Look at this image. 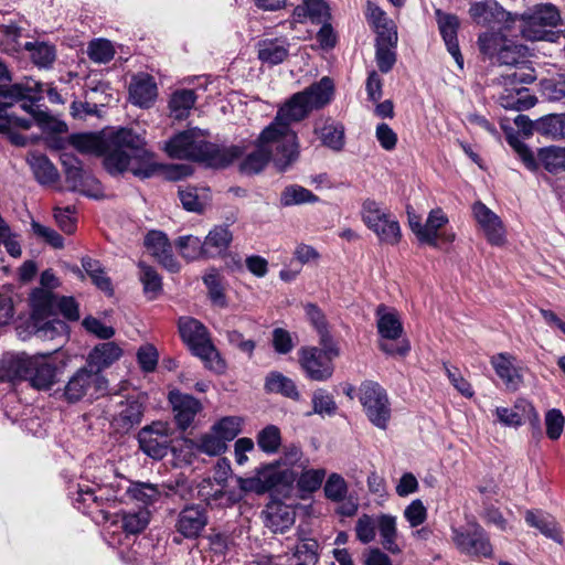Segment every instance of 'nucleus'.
<instances>
[{"label": "nucleus", "mask_w": 565, "mask_h": 565, "mask_svg": "<svg viewBox=\"0 0 565 565\" xmlns=\"http://www.w3.org/2000/svg\"><path fill=\"white\" fill-rule=\"evenodd\" d=\"M170 402L173 406L174 420L178 428L185 430L194 420L195 415L201 411L200 401L189 394L171 392Z\"/></svg>", "instance_id": "25"}, {"label": "nucleus", "mask_w": 565, "mask_h": 565, "mask_svg": "<svg viewBox=\"0 0 565 565\" xmlns=\"http://www.w3.org/2000/svg\"><path fill=\"white\" fill-rule=\"evenodd\" d=\"M376 529L382 539L383 547L392 554L399 553L401 548L396 544V518L391 514H380L376 518Z\"/></svg>", "instance_id": "42"}, {"label": "nucleus", "mask_w": 565, "mask_h": 565, "mask_svg": "<svg viewBox=\"0 0 565 565\" xmlns=\"http://www.w3.org/2000/svg\"><path fill=\"white\" fill-rule=\"evenodd\" d=\"M175 247L183 258L186 260H195L199 258H206V250L204 243L193 235L179 236L175 239Z\"/></svg>", "instance_id": "47"}, {"label": "nucleus", "mask_w": 565, "mask_h": 565, "mask_svg": "<svg viewBox=\"0 0 565 565\" xmlns=\"http://www.w3.org/2000/svg\"><path fill=\"white\" fill-rule=\"evenodd\" d=\"M68 495L74 508L84 514H89L93 505L102 507L104 501V498L98 497L92 488L81 484H77L75 491H70Z\"/></svg>", "instance_id": "45"}, {"label": "nucleus", "mask_w": 565, "mask_h": 565, "mask_svg": "<svg viewBox=\"0 0 565 565\" xmlns=\"http://www.w3.org/2000/svg\"><path fill=\"white\" fill-rule=\"evenodd\" d=\"M30 356L24 354H3L0 361V383L15 384L28 380Z\"/></svg>", "instance_id": "27"}, {"label": "nucleus", "mask_w": 565, "mask_h": 565, "mask_svg": "<svg viewBox=\"0 0 565 565\" xmlns=\"http://www.w3.org/2000/svg\"><path fill=\"white\" fill-rule=\"evenodd\" d=\"M301 94H305L311 110L321 109L331 102L334 94V83L329 76H323L320 81L301 90Z\"/></svg>", "instance_id": "35"}, {"label": "nucleus", "mask_w": 565, "mask_h": 565, "mask_svg": "<svg viewBox=\"0 0 565 565\" xmlns=\"http://www.w3.org/2000/svg\"><path fill=\"white\" fill-rule=\"evenodd\" d=\"M196 94L193 89H177L169 100L170 115L174 119H185L196 102Z\"/></svg>", "instance_id": "40"}, {"label": "nucleus", "mask_w": 565, "mask_h": 565, "mask_svg": "<svg viewBox=\"0 0 565 565\" xmlns=\"http://www.w3.org/2000/svg\"><path fill=\"white\" fill-rule=\"evenodd\" d=\"M145 247L170 273H178L180 264L172 253V246L166 233L157 230L149 231L145 236Z\"/></svg>", "instance_id": "23"}, {"label": "nucleus", "mask_w": 565, "mask_h": 565, "mask_svg": "<svg viewBox=\"0 0 565 565\" xmlns=\"http://www.w3.org/2000/svg\"><path fill=\"white\" fill-rule=\"evenodd\" d=\"M258 58L268 65H278L288 56L289 44L286 40L266 39L257 43Z\"/></svg>", "instance_id": "38"}, {"label": "nucleus", "mask_w": 565, "mask_h": 565, "mask_svg": "<svg viewBox=\"0 0 565 565\" xmlns=\"http://www.w3.org/2000/svg\"><path fill=\"white\" fill-rule=\"evenodd\" d=\"M298 361L305 376L310 381L326 382L334 373L333 360L318 347H302L298 351Z\"/></svg>", "instance_id": "16"}, {"label": "nucleus", "mask_w": 565, "mask_h": 565, "mask_svg": "<svg viewBox=\"0 0 565 565\" xmlns=\"http://www.w3.org/2000/svg\"><path fill=\"white\" fill-rule=\"evenodd\" d=\"M320 558V544L317 539L306 533H298V541L292 551V565H317Z\"/></svg>", "instance_id": "32"}, {"label": "nucleus", "mask_w": 565, "mask_h": 565, "mask_svg": "<svg viewBox=\"0 0 565 565\" xmlns=\"http://www.w3.org/2000/svg\"><path fill=\"white\" fill-rule=\"evenodd\" d=\"M118 408L113 415L110 427L124 436L141 424L147 407L140 397L128 396L119 403Z\"/></svg>", "instance_id": "18"}, {"label": "nucleus", "mask_w": 565, "mask_h": 565, "mask_svg": "<svg viewBox=\"0 0 565 565\" xmlns=\"http://www.w3.org/2000/svg\"><path fill=\"white\" fill-rule=\"evenodd\" d=\"M271 344L276 353L288 354L296 345L295 335L284 328H275L271 333Z\"/></svg>", "instance_id": "63"}, {"label": "nucleus", "mask_w": 565, "mask_h": 565, "mask_svg": "<svg viewBox=\"0 0 565 565\" xmlns=\"http://www.w3.org/2000/svg\"><path fill=\"white\" fill-rule=\"evenodd\" d=\"M448 223L447 215L440 210H431L426 220V233L433 237L431 241H426V244L437 248L438 247V231Z\"/></svg>", "instance_id": "60"}, {"label": "nucleus", "mask_w": 565, "mask_h": 565, "mask_svg": "<svg viewBox=\"0 0 565 565\" xmlns=\"http://www.w3.org/2000/svg\"><path fill=\"white\" fill-rule=\"evenodd\" d=\"M233 241V234L228 230V223L215 225L203 241L206 258H215L224 254Z\"/></svg>", "instance_id": "37"}, {"label": "nucleus", "mask_w": 565, "mask_h": 565, "mask_svg": "<svg viewBox=\"0 0 565 565\" xmlns=\"http://www.w3.org/2000/svg\"><path fill=\"white\" fill-rule=\"evenodd\" d=\"M178 195L182 207L192 213L202 214L207 205V198L199 194V189L188 185L184 189L180 188Z\"/></svg>", "instance_id": "51"}, {"label": "nucleus", "mask_w": 565, "mask_h": 565, "mask_svg": "<svg viewBox=\"0 0 565 565\" xmlns=\"http://www.w3.org/2000/svg\"><path fill=\"white\" fill-rule=\"evenodd\" d=\"M171 436L172 429L167 422H152L137 434L139 449L149 458L161 460L169 454Z\"/></svg>", "instance_id": "15"}, {"label": "nucleus", "mask_w": 565, "mask_h": 565, "mask_svg": "<svg viewBox=\"0 0 565 565\" xmlns=\"http://www.w3.org/2000/svg\"><path fill=\"white\" fill-rule=\"evenodd\" d=\"M263 141L276 142L270 154L271 162L279 173L287 172L298 161L300 151L296 132L279 134L276 139Z\"/></svg>", "instance_id": "20"}, {"label": "nucleus", "mask_w": 565, "mask_h": 565, "mask_svg": "<svg viewBox=\"0 0 565 565\" xmlns=\"http://www.w3.org/2000/svg\"><path fill=\"white\" fill-rule=\"evenodd\" d=\"M108 391V381L104 374L95 372L85 363L67 381L63 390L64 399L74 404L85 396L98 398Z\"/></svg>", "instance_id": "9"}, {"label": "nucleus", "mask_w": 565, "mask_h": 565, "mask_svg": "<svg viewBox=\"0 0 565 565\" xmlns=\"http://www.w3.org/2000/svg\"><path fill=\"white\" fill-rule=\"evenodd\" d=\"M122 355V349L115 342L108 341L95 345L86 358V364L95 372L103 374V371Z\"/></svg>", "instance_id": "28"}, {"label": "nucleus", "mask_w": 565, "mask_h": 565, "mask_svg": "<svg viewBox=\"0 0 565 565\" xmlns=\"http://www.w3.org/2000/svg\"><path fill=\"white\" fill-rule=\"evenodd\" d=\"M61 164L71 191L93 199L100 196L99 181L83 169V162L78 157L64 152L61 154Z\"/></svg>", "instance_id": "13"}, {"label": "nucleus", "mask_w": 565, "mask_h": 565, "mask_svg": "<svg viewBox=\"0 0 565 565\" xmlns=\"http://www.w3.org/2000/svg\"><path fill=\"white\" fill-rule=\"evenodd\" d=\"M120 522L121 529L126 534H139L147 527L149 523L148 512H124L121 514Z\"/></svg>", "instance_id": "56"}, {"label": "nucleus", "mask_w": 565, "mask_h": 565, "mask_svg": "<svg viewBox=\"0 0 565 565\" xmlns=\"http://www.w3.org/2000/svg\"><path fill=\"white\" fill-rule=\"evenodd\" d=\"M472 214L490 245L501 246L505 243L503 222L492 210L477 201L472 204Z\"/></svg>", "instance_id": "21"}, {"label": "nucleus", "mask_w": 565, "mask_h": 565, "mask_svg": "<svg viewBox=\"0 0 565 565\" xmlns=\"http://www.w3.org/2000/svg\"><path fill=\"white\" fill-rule=\"evenodd\" d=\"M312 413L318 415L333 416L338 406L333 396L323 388L315 391L312 398Z\"/></svg>", "instance_id": "57"}, {"label": "nucleus", "mask_w": 565, "mask_h": 565, "mask_svg": "<svg viewBox=\"0 0 565 565\" xmlns=\"http://www.w3.org/2000/svg\"><path fill=\"white\" fill-rule=\"evenodd\" d=\"M82 267L86 275L92 279V282L107 296L114 295V287L111 279L106 275L102 263L89 256L82 258Z\"/></svg>", "instance_id": "41"}, {"label": "nucleus", "mask_w": 565, "mask_h": 565, "mask_svg": "<svg viewBox=\"0 0 565 565\" xmlns=\"http://www.w3.org/2000/svg\"><path fill=\"white\" fill-rule=\"evenodd\" d=\"M536 161L539 167L543 166L551 173L565 172V148L555 146L541 148L539 149Z\"/></svg>", "instance_id": "43"}, {"label": "nucleus", "mask_w": 565, "mask_h": 565, "mask_svg": "<svg viewBox=\"0 0 565 565\" xmlns=\"http://www.w3.org/2000/svg\"><path fill=\"white\" fill-rule=\"evenodd\" d=\"M318 201L319 198L312 191L298 184L288 185L280 193V204L282 206L316 203Z\"/></svg>", "instance_id": "46"}, {"label": "nucleus", "mask_w": 565, "mask_h": 565, "mask_svg": "<svg viewBox=\"0 0 565 565\" xmlns=\"http://www.w3.org/2000/svg\"><path fill=\"white\" fill-rule=\"evenodd\" d=\"M540 93L550 102L565 98V74L557 73L540 81Z\"/></svg>", "instance_id": "50"}, {"label": "nucleus", "mask_w": 565, "mask_h": 565, "mask_svg": "<svg viewBox=\"0 0 565 565\" xmlns=\"http://www.w3.org/2000/svg\"><path fill=\"white\" fill-rule=\"evenodd\" d=\"M451 539L457 550L468 556L490 558L493 555L488 532L476 521L451 527Z\"/></svg>", "instance_id": "11"}, {"label": "nucleus", "mask_w": 565, "mask_h": 565, "mask_svg": "<svg viewBox=\"0 0 565 565\" xmlns=\"http://www.w3.org/2000/svg\"><path fill=\"white\" fill-rule=\"evenodd\" d=\"M535 71L529 66H516L515 70L500 75L495 83L503 86L504 92L500 96V105L505 109L526 110L536 103V97L531 95L525 84L535 81Z\"/></svg>", "instance_id": "4"}, {"label": "nucleus", "mask_w": 565, "mask_h": 565, "mask_svg": "<svg viewBox=\"0 0 565 565\" xmlns=\"http://www.w3.org/2000/svg\"><path fill=\"white\" fill-rule=\"evenodd\" d=\"M319 136L322 145L331 150L340 151L344 147V127L342 124L324 125Z\"/></svg>", "instance_id": "54"}, {"label": "nucleus", "mask_w": 565, "mask_h": 565, "mask_svg": "<svg viewBox=\"0 0 565 565\" xmlns=\"http://www.w3.org/2000/svg\"><path fill=\"white\" fill-rule=\"evenodd\" d=\"M203 137L199 128L179 131L164 142L163 150L171 159L201 162L211 168H225L243 154L239 146L220 147Z\"/></svg>", "instance_id": "3"}, {"label": "nucleus", "mask_w": 565, "mask_h": 565, "mask_svg": "<svg viewBox=\"0 0 565 565\" xmlns=\"http://www.w3.org/2000/svg\"><path fill=\"white\" fill-rule=\"evenodd\" d=\"M324 495L333 502H341L347 495L348 484L339 473H331L324 483Z\"/></svg>", "instance_id": "59"}, {"label": "nucleus", "mask_w": 565, "mask_h": 565, "mask_svg": "<svg viewBox=\"0 0 565 565\" xmlns=\"http://www.w3.org/2000/svg\"><path fill=\"white\" fill-rule=\"evenodd\" d=\"M265 390L268 393L280 394L294 401L300 398L296 383L278 371L268 373L265 380Z\"/></svg>", "instance_id": "39"}, {"label": "nucleus", "mask_w": 565, "mask_h": 565, "mask_svg": "<svg viewBox=\"0 0 565 565\" xmlns=\"http://www.w3.org/2000/svg\"><path fill=\"white\" fill-rule=\"evenodd\" d=\"M561 23V13L552 3H540L521 15L520 33L529 41L555 42L558 38L554 31Z\"/></svg>", "instance_id": "5"}, {"label": "nucleus", "mask_w": 565, "mask_h": 565, "mask_svg": "<svg viewBox=\"0 0 565 565\" xmlns=\"http://www.w3.org/2000/svg\"><path fill=\"white\" fill-rule=\"evenodd\" d=\"M25 160L39 184L52 185L60 180L58 170L45 153L30 151Z\"/></svg>", "instance_id": "29"}, {"label": "nucleus", "mask_w": 565, "mask_h": 565, "mask_svg": "<svg viewBox=\"0 0 565 565\" xmlns=\"http://www.w3.org/2000/svg\"><path fill=\"white\" fill-rule=\"evenodd\" d=\"M524 521L530 527L536 529L545 537L562 544L563 536L555 518L541 509L526 510Z\"/></svg>", "instance_id": "30"}, {"label": "nucleus", "mask_w": 565, "mask_h": 565, "mask_svg": "<svg viewBox=\"0 0 565 565\" xmlns=\"http://www.w3.org/2000/svg\"><path fill=\"white\" fill-rule=\"evenodd\" d=\"M480 52L500 65L519 66L524 64L527 46L516 43L501 32H483L478 38Z\"/></svg>", "instance_id": "7"}, {"label": "nucleus", "mask_w": 565, "mask_h": 565, "mask_svg": "<svg viewBox=\"0 0 565 565\" xmlns=\"http://www.w3.org/2000/svg\"><path fill=\"white\" fill-rule=\"evenodd\" d=\"M355 534L361 543H371L376 535V520L366 513L362 514L355 523Z\"/></svg>", "instance_id": "62"}, {"label": "nucleus", "mask_w": 565, "mask_h": 565, "mask_svg": "<svg viewBox=\"0 0 565 565\" xmlns=\"http://www.w3.org/2000/svg\"><path fill=\"white\" fill-rule=\"evenodd\" d=\"M158 87L153 76L139 74L134 76L129 85L130 102L141 108H149L156 102Z\"/></svg>", "instance_id": "26"}, {"label": "nucleus", "mask_w": 565, "mask_h": 565, "mask_svg": "<svg viewBox=\"0 0 565 565\" xmlns=\"http://www.w3.org/2000/svg\"><path fill=\"white\" fill-rule=\"evenodd\" d=\"M376 328L380 337L384 340H398L396 344L380 342L379 348L387 355L406 356L411 351V343L407 339H401L404 328L396 311H387L384 305L376 308Z\"/></svg>", "instance_id": "10"}, {"label": "nucleus", "mask_w": 565, "mask_h": 565, "mask_svg": "<svg viewBox=\"0 0 565 565\" xmlns=\"http://www.w3.org/2000/svg\"><path fill=\"white\" fill-rule=\"evenodd\" d=\"M209 523L207 511L200 504H186L175 520L174 529L178 534L188 540L201 536Z\"/></svg>", "instance_id": "19"}, {"label": "nucleus", "mask_w": 565, "mask_h": 565, "mask_svg": "<svg viewBox=\"0 0 565 565\" xmlns=\"http://www.w3.org/2000/svg\"><path fill=\"white\" fill-rule=\"evenodd\" d=\"M58 366L47 355L30 358L28 381L36 390H50L56 382Z\"/></svg>", "instance_id": "24"}, {"label": "nucleus", "mask_w": 565, "mask_h": 565, "mask_svg": "<svg viewBox=\"0 0 565 565\" xmlns=\"http://www.w3.org/2000/svg\"><path fill=\"white\" fill-rule=\"evenodd\" d=\"M311 111L305 94H301V92L294 94L278 109L274 121L262 131L260 139L273 140L279 134L292 132L289 127L290 124L305 119Z\"/></svg>", "instance_id": "12"}, {"label": "nucleus", "mask_w": 565, "mask_h": 565, "mask_svg": "<svg viewBox=\"0 0 565 565\" xmlns=\"http://www.w3.org/2000/svg\"><path fill=\"white\" fill-rule=\"evenodd\" d=\"M200 450L210 456H218L227 449V443L213 429L201 438Z\"/></svg>", "instance_id": "64"}, {"label": "nucleus", "mask_w": 565, "mask_h": 565, "mask_svg": "<svg viewBox=\"0 0 565 565\" xmlns=\"http://www.w3.org/2000/svg\"><path fill=\"white\" fill-rule=\"evenodd\" d=\"M536 132L552 137H565V114H550L536 119Z\"/></svg>", "instance_id": "49"}, {"label": "nucleus", "mask_w": 565, "mask_h": 565, "mask_svg": "<svg viewBox=\"0 0 565 565\" xmlns=\"http://www.w3.org/2000/svg\"><path fill=\"white\" fill-rule=\"evenodd\" d=\"M243 419L236 416H226L217 420L212 429L218 434L226 443L236 438L241 431Z\"/></svg>", "instance_id": "58"}, {"label": "nucleus", "mask_w": 565, "mask_h": 565, "mask_svg": "<svg viewBox=\"0 0 565 565\" xmlns=\"http://www.w3.org/2000/svg\"><path fill=\"white\" fill-rule=\"evenodd\" d=\"M87 55L93 62L105 64L114 58L115 50L109 40L95 39L88 44Z\"/></svg>", "instance_id": "55"}, {"label": "nucleus", "mask_w": 565, "mask_h": 565, "mask_svg": "<svg viewBox=\"0 0 565 565\" xmlns=\"http://www.w3.org/2000/svg\"><path fill=\"white\" fill-rule=\"evenodd\" d=\"M435 18L448 53L454 57L459 68L462 70L463 56L458 42L459 18L454 13L444 12L441 9L435 10Z\"/></svg>", "instance_id": "22"}, {"label": "nucleus", "mask_w": 565, "mask_h": 565, "mask_svg": "<svg viewBox=\"0 0 565 565\" xmlns=\"http://www.w3.org/2000/svg\"><path fill=\"white\" fill-rule=\"evenodd\" d=\"M23 49L30 52L31 60L40 67H51L56 57L55 46L46 42H25Z\"/></svg>", "instance_id": "44"}, {"label": "nucleus", "mask_w": 565, "mask_h": 565, "mask_svg": "<svg viewBox=\"0 0 565 565\" xmlns=\"http://www.w3.org/2000/svg\"><path fill=\"white\" fill-rule=\"evenodd\" d=\"M68 143L81 153L102 157L103 168L111 177L129 171L146 180L164 169L163 164L154 162V153L147 148L145 137L132 128L71 134Z\"/></svg>", "instance_id": "1"}, {"label": "nucleus", "mask_w": 565, "mask_h": 565, "mask_svg": "<svg viewBox=\"0 0 565 565\" xmlns=\"http://www.w3.org/2000/svg\"><path fill=\"white\" fill-rule=\"evenodd\" d=\"M505 139L527 170L532 172L539 170V162L536 161L535 154L527 145L520 139L518 132H514L512 129L505 131Z\"/></svg>", "instance_id": "48"}, {"label": "nucleus", "mask_w": 565, "mask_h": 565, "mask_svg": "<svg viewBox=\"0 0 565 565\" xmlns=\"http://www.w3.org/2000/svg\"><path fill=\"white\" fill-rule=\"evenodd\" d=\"M236 482L238 490L226 491L222 487H215L212 478H205L198 486V497L207 505H233L239 502L247 493V479L238 477Z\"/></svg>", "instance_id": "17"}, {"label": "nucleus", "mask_w": 565, "mask_h": 565, "mask_svg": "<svg viewBox=\"0 0 565 565\" xmlns=\"http://www.w3.org/2000/svg\"><path fill=\"white\" fill-rule=\"evenodd\" d=\"M359 401L369 422L385 430L392 417L391 401L386 390L377 382L366 380L359 386Z\"/></svg>", "instance_id": "8"}, {"label": "nucleus", "mask_w": 565, "mask_h": 565, "mask_svg": "<svg viewBox=\"0 0 565 565\" xmlns=\"http://www.w3.org/2000/svg\"><path fill=\"white\" fill-rule=\"evenodd\" d=\"M326 477L324 469H309L303 471L300 476H296V486L298 491L303 493H312L317 491Z\"/></svg>", "instance_id": "53"}, {"label": "nucleus", "mask_w": 565, "mask_h": 565, "mask_svg": "<svg viewBox=\"0 0 565 565\" xmlns=\"http://www.w3.org/2000/svg\"><path fill=\"white\" fill-rule=\"evenodd\" d=\"M296 476L295 470L282 468L281 460H277L262 467L255 477H249V491L270 494L271 500L262 511V518L265 526L275 533L286 532L295 523V507L282 500L292 495Z\"/></svg>", "instance_id": "2"}, {"label": "nucleus", "mask_w": 565, "mask_h": 565, "mask_svg": "<svg viewBox=\"0 0 565 565\" xmlns=\"http://www.w3.org/2000/svg\"><path fill=\"white\" fill-rule=\"evenodd\" d=\"M179 333L191 353L200 358L205 367L217 373L225 369L224 361L211 342L207 329L203 323L194 318H181L179 320Z\"/></svg>", "instance_id": "6"}, {"label": "nucleus", "mask_w": 565, "mask_h": 565, "mask_svg": "<svg viewBox=\"0 0 565 565\" xmlns=\"http://www.w3.org/2000/svg\"><path fill=\"white\" fill-rule=\"evenodd\" d=\"M256 439L258 448L267 455H274L278 452L281 446L280 429L275 425H267L264 427L257 434Z\"/></svg>", "instance_id": "52"}, {"label": "nucleus", "mask_w": 565, "mask_h": 565, "mask_svg": "<svg viewBox=\"0 0 565 565\" xmlns=\"http://www.w3.org/2000/svg\"><path fill=\"white\" fill-rule=\"evenodd\" d=\"M512 360L513 358L509 353H498L491 358V365L507 388L516 391L522 383V375Z\"/></svg>", "instance_id": "33"}, {"label": "nucleus", "mask_w": 565, "mask_h": 565, "mask_svg": "<svg viewBox=\"0 0 565 565\" xmlns=\"http://www.w3.org/2000/svg\"><path fill=\"white\" fill-rule=\"evenodd\" d=\"M139 269L138 277L142 285V292L147 300H156L163 292L162 277L158 270L148 265L146 262L140 260L137 264Z\"/></svg>", "instance_id": "36"}, {"label": "nucleus", "mask_w": 565, "mask_h": 565, "mask_svg": "<svg viewBox=\"0 0 565 565\" xmlns=\"http://www.w3.org/2000/svg\"><path fill=\"white\" fill-rule=\"evenodd\" d=\"M159 361V352L153 344L141 345L137 351V362L145 373L153 372Z\"/></svg>", "instance_id": "61"}, {"label": "nucleus", "mask_w": 565, "mask_h": 565, "mask_svg": "<svg viewBox=\"0 0 565 565\" xmlns=\"http://www.w3.org/2000/svg\"><path fill=\"white\" fill-rule=\"evenodd\" d=\"M29 333L43 340H53L56 337L67 333L68 326L56 316L41 318L39 320L25 321Z\"/></svg>", "instance_id": "34"}, {"label": "nucleus", "mask_w": 565, "mask_h": 565, "mask_svg": "<svg viewBox=\"0 0 565 565\" xmlns=\"http://www.w3.org/2000/svg\"><path fill=\"white\" fill-rule=\"evenodd\" d=\"M58 295L44 288H35L30 296L31 315L26 321L56 316Z\"/></svg>", "instance_id": "31"}, {"label": "nucleus", "mask_w": 565, "mask_h": 565, "mask_svg": "<svg viewBox=\"0 0 565 565\" xmlns=\"http://www.w3.org/2000/svg\"><path fill=\"white\" fill-rule=\"evenodd\" d=\"M361 215L364 224L373 231L381 242L396 245L401 241V226L396 220H391L380 204L366 199L362 204Z\"/></svg>", "instance_id": "14"}]
</instances>
